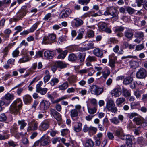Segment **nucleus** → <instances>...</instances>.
I'll return each instance as SVG.
<instances>
[{
  "mask_svg": "<svg viewBox=\"0 0 147 147\" xmlns=\"http://www.w3.org/2000/svg\"><path fill=\"white\" fill-rule=\"evenodd\" d=\"M28 7L26 5L22 6L21 9L16 14V17H13L9 20L10 23L11 24L13 22H16L21 20L28 12Z\"/></svg>",
  "mask_w": 147,
  "mask_h": 147,
  "instance_id": "nucleus-1",
  "label": "nucleus"
},
{
  "mask_svg": "<svg viewBox=\"0 0 147 147\" xmlns=\"http://www.w3.org/2000/svg\"><path fill=\"white\" fill-rule=\"evenodd\" d=\"M23 105L21 100L18 98L15 100L10 107L11 112L15 115L18 114L20 110L21 109Z\"/></svg>",
  "mask_w": 147,
  "mask_h": 147,
  "instance_id": "nucleus-2",
  "label": "nucleus"
},
{
  "mask_svg": "<svg viewBox=\"0 0 147 147\" xmlns=\"http://www.w3.org/2000/svg\"><path fill=\"white\" fill-rule=\"evenodd\" d=\"M119 12L115 7H109L107 8L106 11H105L104 15L105 16L111 15L113 18L115 20L119 18Z\"/></svg>",
  "mask_w": 147,
  "mask_h": 147,
  "instance_id": "nucleus-3",
  "label": "nucleus"
},
{
  "mask_svg": "<svg viewBox=\"0 0 147 147\" xmlns=\"http://www.w3.org/2000/svg\"><path fill=\"white\" fill-rule=\"evenodd\" d=\"M56 37V35L55 34H50L43 38L42 43L44 45L51 44L55 41Z\"/></svg>",
  "mask_w": 147,
  "mask_h": 147,
  "instance_id": "nucleus-4",
  "label": "nucleus"
},
{
  "mask_svg": "<svg viewBox=\"0 0 147 147\" xmlns=\"http://www.w3.org/2000/svg\"><path fill=\"white\" fill-rule=\"evenodd\" d=\"M115 106V104L113 100L110 99L107 101L106 105V108L108 111L115 113H117L118 109Z\"/></svg>",
  "mask_w": 147,
  "mask_h": 147,
  "instance_id": "nucleus-5",
  "label": "nucleus"
},
{
  "mask_svg": "<svg viewBox=\"0 0 147 147\" xmlns=\"http://www.w3.org/2000/svg\"><path fill=\"white\" fill-rule=\"evenodd\" d=\"M91 93L94 95L97 96L101 94L103 92V88H100L96 85H92L90 86Z\"/></svg>",
  "mask_w": 147,
  "mask_h": 147,
  "instance_id": "nucleus-6",
  "label": "nucleus"
},
{
  "mask_svg": "<svg viewBox=\"0 0 147 147\" xmlns=\"http://www.w3.org/2000/svg\"><path fill=\"white\" fill-rule=\"evenodd\" d=\"M132 137L130 135H122L120 137L121 139L126 140V143L125 145L126 147H132Z\"/></svg>",
  "mask_w": 147,
  "mask_h": 147,
  "instance_id": "nucleus-7",
  "label": "nucleus"
},
{
  "mask_svg": "<svg viewBox=\"0 0 147 147\" xmlns=\"http://www.w3.org/2000/svg\"><path fill=\"white\" fill-rule=\"evenodd\" d=\"M39 139L40 146H44L48 145L51 142L49 137L47 134L43 135Z\"/></svg>",
  "mask_w": 147,
  "mask_h": 147,
  "instance_id": "nucleus-8",
  "label": "nucleus"
},
{
  "mask_svg": "<svg viewBox=\"0 0 147 147\" xmlns=\"http://www.w3.org/2000/svg\"><path fill=\"white\" fill-rule=\"evenodd\" d=\"M14 95L13 93H7L5 94L3 97V98L7 100V101L5 102L6 103L5 105L8 106L14 99Z\"/></svg>",
  "mask_w": 147,
  "mask_h": 147,
  "instance_id": "nucleus-9",
  "label": "nucleus"
},
{
  "mask_svg": "<svg viewBox=\"0 0 147 147\" xmlns=\"http://www.w3.org/2000/svg\"><path fill=\"white\" fill-rule=\"evenodd\" d=\"M124 119V116L122 115H119L118 116V118L114 117L110 119L111 122L115 125H118L120 122V121L122 122Z\"/></svg>",
  "mask_w": 147,
  "mask_h": 147,
  "instance_id": "nucleus-10",
  "label": "nucleus"
},
{
  "mask_svg": "<svg viewBox=\"0 0 147 147\" xmlns=\"http://www.w3.org/2000/svg\"><path fill=\"white\" fill-rule=\"evenodd\" d=\"M11 30L9 29H7L5 30L3 33H1L0 36L2 37L4 41H5L8 40L10 33H11Z\"/></svg>",
  "mask_w": 147,
  "mask_h": 147,
  "instance_id": "nucleus-11",
  "label": "nucleus"
},
{
  "mask_svg": "<svg viewBox=\"0 0 147 147\" xmlns=\"http://www.w3.org/2000/svg\"><path fill=\"white\" fill-rule=\"evenodd\" d=\"M50 105L49 101L43 100L40 103L39 109L41 110L45 111L49 108Z\"/></svg>",
  "mask_w": 147,
  "mask_h": 147,
  "instance_id": "nucleus-12",
  "label": "nucleus"
},
{
  "mask_svg": "<svg viewBox=\"0 0 147 147\" xmlns=\"http://www.w3.org/2000/svg\"><path fill=\"white\" fill-rule=\"evenodd\" d=\"M147 76L146 71L143 68L140 69L136 74V77L138 78H143Z\"/></svg>",
  "mask_w": 147,
  "mask_h": 147,
  "instance_id": "nucleus-13",
  "label": "nucleus"
},
{
  "mask_svg": "<svg viewBox=\"0 0 147 147\" xmlns=\"http://www.w3.org/2000/svg\"><path fill=\"white\" fill-rule=\"evenodd\" d=\"M49 122L47 121L42 122L39 126V129L41 131H44L47 129L49 127Z\"/></svg>",
  "mask_w": 147,
  "mask_h": 147,
  "instance_id": "nucleus-14",
  "label": "nucleus"
},
{
  "mask_svg": "<svg viewBox=\"0 0 147 147\" xmlns=\"http://www.w3.org/2000/svg\"><path fill=\"white\" fill-rule=\"evenodd\" d=\"M134 35V32L132 30L129 28H127V30L124 32V36L129 40L132 39Z\"/></svg>",
  "mask_w": 147,
  "mask_h": 147,
  "instance_id": "nucleus-15",
  "label": "nucleus"
},
{
  "mask_svg": "<svg viewBox=\"0 0 147 147\" xmlns=\"http://www.w3.org/2000/svg\"><path fill=\"white\" fill-rule=\"evenodd\" d=\"M50 112L51 114L57 120L60 121L61 119V115L55 109H51Z\"/></svg>",
  "mask_w": 147,
  "mask_h": 147,
  "instance_id": "nucleus-16",
  "label": "nucleus"
},
{
  "mask_svg": "<svg viewBox=\"0 0 147 147\" xmlns=\"http://www.w3.org/2000/svg\"><path fill=\"white\" fill-rule=\"evenodd\" d=\"M38 123L36 121L32 122L27 128L28 131L36 130L38 128Z\"/></svg>",
  "mask_w": 147,
  "mask_h": 147,
  "instance_id": "nucleus-17",
  "label": "nucleus"
},
{
  "mask_svg": "<svg viewBox=\"0 0 147 147\" xmlns=\"http://www.w3.org/2000/svg\"><path fill=\"white\" fill-rule=\"evenodd\" d=\"M35 34L36 39H40L44 35V31L42 29L40 28L36 31Z\"/></svg>",
  "mask_w": 147,
  "mask_h": 147,
  "instance_id": "nucleus-18",
  "label": "nucleus"
},
{
  "mask_svg": "<svg viewBox=\"0 0 147 147\" xmlns=\"http://www.w3.org/2000/svg\"><path fill=\"white\" fill-rule=\"evenodd\" d=\"M93 53L95 56L99 57H102L103 54L102 50L98 48L94 49L93 50Z\"/></svg>",
  "mask_w": 147,
  "mask_h": 147,
  "instance_id": "nucleus-19",
  "label": "nucleus"
},
{
  "mask_svg": "<svg viewBox=\"0 0 147 147\" xmlns=\"http://www.w3.org/2000/svg\"><path fill=\"white\" fill-rule=\"evenodd\" d=\"M23 98L24 103L26 105L29 104L32 101V98L31 96L28 94L24 95Z\"/></svg>",
  "mask_w": 147,
  "mask_h": 147,
  "instance_id": "nucleus-20",
  "label": "nucleus"
},
{
  "mask_svg": "<svg viewBox=\"0 0 147 147\" xmlns=\"http://www.w3.org/2000/svg\"><path fill=\"white\" fill-rule=\"evenodd\" d=\"M121 89L120 87L115 88L112 91V94L116 97H118L121 95Z\"/></svg>",
  "mask_w": 147,
  "mask_h": 147,
  "instance_id": "nucleus-21",
  "label": "nucleus"
},
{
  "mask_svg": "<svg viewBox=\"0 0 147 147\" xmlns=\"http://www.w3.org/2000/svg\"><path fill=\"white\" fill-rule=\"evenodd\" d=\"M54 55V52L50 51H46L44 53V56L46 58L49 59H52Z\"/></svg>",
  "mask_w": 147,
  "mask_h": 147,
  "instance_id": "nucleus-22",
  "label": "nucleus"
},
{
  "mask_svg": "<svg viewBox=\"0 0 147 147\" xmlns=\"http://www.w3.org/2000/svg\"><path fill=\"white\" fill-rule=\"evenodd\" d=\"M56 50L59 54L57 58L58 59H64V51H63L62 49L60 48L57 49Z\"/></svg>",
  "mask_w": 147,
  "mask_h": 147,
  "instance_id": "nucleus-23",
  "label": "nucleus"
},
{
  "mask_svg": "<svg viewBox=\"0 0 147 147\" xmlns=\"http://www.w3.org/2000/svg\"><path fill=\"white\" fill-rule=\"evenodd\" d=\"M82 127V124L80 123H74V130L77 132H78L81 130Z\"/></svg>",
  "mask_w": 147,
  "mask_h": 147,
  "instance_id": "nucleus-24",
  "label": "nucleus"
},
{
  "mask_svg": "<svg viewBox=\"0 0 147 147\" xmlns=\"http://www.w3.org/2000/svg\"><path fill=\"white\" fill-rule=\"evenodd\" d=\"M74 26L76 27H79L83 24V21L78 18H75L74 20Z\"/></svg>",
  "mask_w": 147,
  "mask_h": 147,
  "instance_id": "nucleus-25",
  "label": "nucleus"
},
{
  "mask_svg": "<svg viewBox=\"0 0 147 147\" xmlns=\"http://www.w3.org/2000/svg\"><path fill=\"white\" fill-rule=\"evenodd\" d=\"M94 48V44L92 42H90L87 44V46L86 47L84 48H81V51H84L88 50Z\"/></svg>",
  "mask_w": 147,
  "mask_h": 147,
  "instance_id": "nucleus-26",
  "label": "nucleus"
},
{
  "mask_svg": "<svg viewBox=\"0 0 147 147\" xmlns=\"http://www.w3.org/2000/svg\"><path fill=\"white\" fill-rule=\"evenodd\" d=\"M125 101V99L123 97L119 98L116 101V105L120 107L122 106V104Z\"/></svg>",
  "mask_w": 147,
  "mask_h": 147,
  "instance_id": "nucleus-27",
  "label": "nucleus"
},
{
  "mask_svg": "<svg viewBox=\"0 0 147 147\" xmlns=\"http://www.w3.org/2000/svg\"><path fill=\"white\" fill-rule=\"evenodd\" d=\"M135 36L136 38L142 40L144 37V34L142 32H137L135 33Z\"/></svg>",
  "mask_w": 147,
  "mask_h": 147,
  "instance_id": "nucleus-28",
  "label": "nucleus"
},
{
  "mask_svg": "<svg viewBox=\"0 0 147 147\" xmlns=\"http://www.w3.org/2000/svg\"><path fill=\"white\" fill-rule=\"evenodd\" d=\"M133 80L132 77L129 76L125 78L123 80V83L125 85H127L131 83Z\"/></svg>",
  "mask_w": 147,
  "mask_h": 147,
  "instance_id": "nucleus-29",
  "label": "nucleus"
},
{
  "mask_svg": "<svg viewBox=\"0 0 147 147\" xmlns=\"http://www.w3.org/2000/svg\"><path fill=\"white\" fill-rule=\"evenodd\" d=\"M94 145V142L91 139L86 140L85 144V147H93Z\"/></svg>",
  "mask_w": 147,
  "mask_h": 147,
  "instance_id": "nucleus-30",
  "label": "nucleus"
},
{
  "mask_svg": "<svg viewBox=\"0 0 147 147\" xmlns=\"http://www.w3.org/2000/svg\"><path fill=\"white\" fill-rule=\"evenodd\" d=\"M57 141L59 142L61 141L64 144V139L63 138H61L60 137H57L53 138L52 140V142L53 144H55L56 143Z\"/></svg>",
  "mask_w": 147,
  "mask_h": 147,
  "instance_id": "nucleus-31",
  "label": "nucleus"
},
{
  "mask_svg": "<svg viewBox=\"0 0 147 147\" xmlns=\"http://www.w3.org/2000/svg\"><path fill=\"white\" fill-rule=\"evenodd\" d=\"M30 59L27 56H26L20 58L18 61V63L20 64L29 61Z\"/></svg>",
  "mask_w": 147,
  "mask_h": 147,
  "instance_id": "nucleus-32",
  "label": "nucleus"
},
{
  "mask_svg": "<svg viewBox=\"0 0 147 147\" xmlns=\"http://www.w3.org/2000/svg\"><path fill=\"white\" fill-rule=\"evenodd\" d=\"M40 23V22L37 21L34 24L30 29V32H32L34 31L36 29L37 27Z\"/></svg>",
  "mask_w": 147,
  "mask_h": 147,
  "instance_id": "nucleus-33",
  "label": "nucleus"
},
{
  "mask_svg": "<svg viewBox=\"0 0 147 147\" xmlns=\"http://www.w3.org/2000/svg\"><path fill=\"white\" fill-rule=\"evenodd\" d=\"M86 53H79L78 55V59L81 62H83L85 59Z\"/></svg>",
  "mask_w": 147,
  "mask_h": 147,
  "instance_id": "nucleus-34",
  "label": "nucleus"
},
{
  "mask_svg": "<svg viewBox=\"0 0 147 147\" xmlns=\"http://www.w3.org/2000/svg\"><path fill=\"white\" fill-rule=\"evenodd\" d=\"M18 123L20 125V128L21 129H23L27 125V123L25 122L24 120L18 121Z\"/></svg>",
  "mask_w": 147,
  "mask_h": 147,
  "instance_id": "nucleus-35",
  "label": "nucleus"
},
{
  "mask_svg": "<svg viewBox=\"0 0 147 147\" xmlns=\"http://www.w3.org/2000/svg\"><path fill=\"white\" fill-rule=\"evenodd\" d=\"M52 14L50 13H49L46 14L43 18V20L46 22H48L49 21L51 20Z\"/></svg>",
  "mask_w": 147,
  "mask_h": 147,
  "instance_id": "nucleus-36",
  "label": "nucleus"
},
{
  "mask_svg": "<svg viewBox=\"0 0 147 147\" xmlns=\"http://www.w3.org/2000/svg\"><path fill=\"white\" fill-rule=\"evenodd\" d=\"M48 90V89L45 88H41L36 91V92L42 95H44L47 93Z\"/></svg>",
  "mask_w": 147,
  "mask_h": 147,
  "instance_id": "nucleus-37",
  "label": "nucleus"
},
{
  "mask_svg": "<svg viewBox=\"0 0 147 147\" xmlns=\"http://www.w3.org/2000/svg\"><path fill=\"white\" fill-rule=\"evenodd\" d=\"M130 65L131 67L135 69L139 66V63L135 61H131L130 62Z\"/></svg>",
  "mask_w": 147,
  "mask_h": 147,
  "instance_id": "nucleus-38",
  "label": "nucleus"
},
{
  "mask_svg": "<svg viewBox=\"0 0 147 147\" xmlns=\"http://www.w3.org/2000/svg\"><path fill=\"white\" fill-rule=\"evenodd\" d=\"M77 78V77L76 76H73L68 78V81L70 83L75 82L76 81Z\"/></svg>",
  "mask_w": 147,
  "mask_h": 147,
  "instance_id": "nucleus-39",
  "label": "nucleus"
},
{
  "mask_svg": "<svg viewBox=\"0 0 147 147\" xmlns=\"http://www.w3.org/2000/svg\"><path fill=\"white\" fill-rule=\"evenodd\" d=\"M102 77L105 79L109 75L110 72L109 70L107 69L102 71Z\"/></svg>",
  "mask_w": 147,
  "mask_h": 147,
  "instance_id": "nucleus-40",
  "label": "nucleus"
},
{
  "mask_svg": "<svg viewBox=\"0 0 147 147\" xmlns=\"http://www.w3.org/2000/svg\"><path fill=\"white\" fill-rule=\"evenodd\" d=\"M58 78L55 77L53 78L50 82V84L51 86H54L57 84L59 82Z\"/></svg>",
  "mask_w": 147,
  "mask_h": 147,
  "instance_id": "nucleus-41",
  "label": "nucleus"
},
{
  "mask_svg": "<svg viewBox=\"0 0 147 147\" xmlns=\"http://www.w3.org/2000/svg\"><path fill=\"white\" fill-rule=\"evenodd\" d=\"M99 27L102 30L104 31L107 27V25L105 22H100L99 24Z\"/></svg>",
  "mask_w": 147,
  "mask_h": 147,
  "instance_id": "nucleus-42",
  "label": "nucleus"
},
{
  "mask_svg": "<svg viewBox=\"0 0 147 147\" xmlns=\"http://www.w3.org/2000/svg\"><path fill=\"white\" fill-rule=\"evenodd\" d=\"M19 53L20 52L18 48H17L12 52V55L13 57L14 58L18 57L19 56Z\"/></svg>",
  "mask_w": 147,
  "mask_h": 147,
  "instance_id": "nucleus-43",
  "label": "nucleus"
},
{
  "mask_svg": "<svg viewBox=\"0 0 147 147\" xmlns=\"http://www.w3.org/2000/svg\"><path fill=\"white\" fill-rule=\"evenodd\" d=\"M133 121L137 125H139L142 123V119L139 117H135L133 120Z\"/></svg>",
  "mask_w": 147,
  "mask_h": 147,
  "instance_id": "nucleus-44",
  "label": "nucleus"
},
{
  "mask_svg": "<svg viewBox=\"0 0 147 147\" xmlns=\"http://www.w3.org/2000/svg\"><path fill=\"white\" fill-rule=\"evenodd\" d=\"M124 96L126 97H129L131 96L130 93L126 89L123 88L122 91Z\"/></svg>",
  "mask_w": 147,
  "mask_h": 147,
  "instance_id": "nucleus-45",
  "label": "nucleus"
},
{
  "mask_svg": "<svg viewBox=\"0 0 147 147\" xmlns=\"http://www.w3.org/2000/svg\"><path fill=\"white\" fill-rule=\"evenodd\" d=\"M87 60L90 62H92L96 61L97 59L95 56L89 55L87 58Z\"/></svg>",
  "mask_w": 147,
  "mask_h": 147,
  "instance_id": "nucleus-46",
  "label": "nucleus"
},
{
  "mask_svg": "<svg viewBox=\"0 0 147 147\" xmlns=\"http://www.w3.org/2000/svg\"><path fill=\"white\" fill-rule=\"evenodd\" d=\"M115 135L120 137L123 134V131L121 128H119L116 130L115 132Z\"/></svg>",
  "mask_w": 147,
  "mask_h": 147,
  "instance_id": "nucleus-47",
  "label": "nucleus"
},
{
  "mask_svg": "<svg viewBox=\"0 0 147 147\" xmlns=\"http://www.w3.org/2000/svg\"><path fill=\"white\" fill-rule=\"evenodd\" d=\"M55 65L57 67L61 69L63 68L64 67V65L63 63L61 61H58L56 62Z\"/></svg>",
  "mask_w": 147,
  "mask_h": 147,
  "instance_id": "nucleus-48",
  "label": "nucleus"
},
{
  "mask_svg": "<svg viewBox=\"0 0 147 147\" xmlns=\"http://www.w3.org/2000/svg\"><path fill=\"white\" fill-rule=\"evenodd\" d=\"M147 2V0H137L136 3L138 7H140L141 5H143Z\"/></svg>",
  "mask_w": 147,
  "mask_h": 147,
  "instance_id": "nucleus-49",
  "label": "nucleus"
},
{
  "mask_svg": "<svg viewBox=\"0 0 147 147\" xmlns=\"http://www.w3.org/2000/svg\"><path fill=\"white\" fill-rule=\"evenodd\" d=\"M87 35L89 38H93L94 36V32L92 30H88L87 32Z\"/></svg>",
  "mask_w": 147,
  "mask_h": 147,
  "instance_id": "nucleus-50",
  "label": "nucleus"
},
{
  "mask_svg": "<svg viewBox=\"0 0 147 147\" xmlns=\"http://www.w3.org/2000/svg\"><path fill=\"white\" fill-rule=\"evenodd\" d=\"M115 60H114L109 59V65L112 68H113L115 67Z\"/></svg>",
  "mask_w": 147,
  "mask_h": 147,
  "instance_id": "nucleus-51",
  "label": "nucleus"
},
{
  "mask_svg": "<svg viewBox=\"0 0 147 147\" xmlns=\"http://www.w3.org/2000/svg\"><path fill=\"white\" fill-rule=\"evenodd\" d=\"M77 59V57L75 54L73 53L70 54L69 57L68 59L69 61H74Z\"/></svg>",
  "mask_w": 147,
  "mask_h": 147,
  "instance_id": "nucleus-52",
  "label": "nucleus"
},
{
  "mask_svg": "<svg viewBox=\"0 0 147 147\" xmlns=\"http://www.w3.org/2000/svg\"><path fill=\"white\" fill-rule=\"evenodd\" d=\"M125 29L124 27L122 26H119L116 28L115 30V32H122Z\"/></svg>",
  "mask_w": 147,
  "mask_h": 147,
  "instance_id": "nucleus-53",
  "label": "nucleus"
},
{
  "mask_svg": "<svg viewBox=\"0 0 147 147\" xmlns=\"http://www.w3.org/2000/svg\"><path fill=\"white\" fill-rule=\"evenodd\" d=\"M78 111L76 109L72 110L71 111V115L72 117H75L78 115Z\"/></svg>",
  "mask_w": 147,
  "mask_h": 147,
  "instance_id": "nucleus-54",
  "label": "nucleus"
},
{
  "mask_svg": "<svg viewBox=\"0 0 147 147\" xmlns=\"http://www.w3.org/2000/svg\"><path fill=\"white\" fill-rule=\"evenodd\" d=\"M126 9L128 13L129 14H132L135 11V10L133 8L130 7H127L126 8Z\"/></svg>",
  "mask_w": 147,
  "mask_h": 147,
  "instance_id": "nucleus-55",
  "label": "nucleus"
},
{
  "mask_svg": "<svg viewBox=\"0 0 147 147\" xmlns=\"http://www.w3.org/2000/svg\"><path fill=\"white\" fill-rule=\"evenodd\" d=\"M88 112L91 114H93L95 113L96 111V109L94 107L93 108H88Z\"/></svg>",
  "mask_w": 147,
  "mask_h": 147,
  "instance_id": "nucleus-56",
  "label": "nucleus"
},
{
  "mask_svg": "<svg viewBox=\"0 0 147 147\" xmlns=\"http://www.w3.org/2000/svg\"><path fill=\"white\" fill-rule=\"evenodd\" d=\"M8 143L9 146H12V147H15L17 145L16 142L12 140L8 141Z\"/></svg>",
  "mask_w": 147,
  "mask_h": 147,
  "instance_id": "nucleus-57",
  "label": "nucleus"
},
{
  "mask_svg": "<svg viewBox=\"0 0 147 147\" xmlns=\"http://www.w3.org/2000/svg\"><path fill=\"white\" fill-rule=\"evenodd\" d=\"M90 1V0H78V3L82 5H87Z\"/></svg>",
  "mask_w": 147,
  "mask_h": 147,
  "instance_id": "nucleus-58",
  "label": "nucleus"
},
{
  "mask_svg": "<svg viewBox=\"0 0 147 147\" xmlns=\"http://www.w3.org/2000/svg\"><path fill=\"white\" fill-rule=\"evenodd\" d=\"M7 119V117L4 113L0 115V121H4Z\"/></svg>",
  "mask_w": 147,
  "mask_h": 147,
  "instance_id": "nucleus-59",
  "label": "nucleus"
},
{
  "mask_svg": "<svg viewBox=\"0 0 147 147\" xmlns=\"http://www.w3.org/2000/svg\"><path fill=\"white\" fill-rule=\"evenodd\" d=\"M71 11L69 8L65 9V17H67L70 14Z\"/></svg>",
  "mask_w": 147,
  "mask_h": 147,
  "instance_id": "nucleus-60",
  "label": "nucleus"
},
{
  "mask_svg": "<svg viewBox=\"0 0 147 147\" xmlns=\"http://www.w3.org/2000/svg\"><path fill=\"white\" fill-rule=\"evenodd\" d=\"M11 75L9 74H5L2 77V80L4 81H6L10 78Z\"/></svg>",
  "mask_w": 147,
  "mask_h": 147,
  "instance_id": "nucleus-61",
  "label": "nucleus"
},
{
  "mask_svg": "<svg viewBox=\"0 0 147 147\" xmlns=\"http://www.w3.org/2000/svg\"><path fill=\"white\" fill-rule=\"evenodd\" d=\"M109 59L111 60V59L115 60L117 59V57L115 56L114 53H112L109 56Z\"/></svg>",
  "mask_w": 147,
  "mask_h": 147,
  "instance_id": "nucleus-62",
  "label": "nucleus"
},
{
  "mask_svg": "<svg viewBox=\"0 0 147 147\" xmlns=\"http://www.w3.org/2000/svg\"><path fill=\"white\" fill-rule=\"evenodd\" d=\"M138 114L136 113H128L127 115V117L130 119H132L134 117L137 116Z\"/></svg>",
  "mask_w": 147,
  "mask_h": 147,
  "instance_id": "nucleus-63",
  "label": "nucleus"
},
{
  "mask_svg": "<svg viewBox=\"0 0 147 147\" xmlns=\"http://www.w3.org/2000/svg\"><path fill=\"white\" fill-rule=\"evenodd\" d=\"M90 103L93 104L94 106H96L97 105V101L96 99L93 98L90 99Z\"/></svg>",
  "mask_w": 147,
  "mask_h": 147,
  "instance_id": "nucleus-64",
  "label": "nucleus"
}]
</instances>
